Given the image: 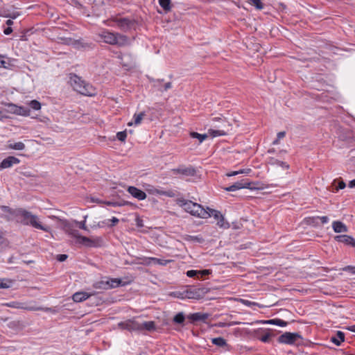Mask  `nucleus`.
I'll use <instances>...</instances> for the list:
<instances>
[{
	"label": "nucleus",
	"instance_id": "obj_1",
	"mask_svg": "<svg viewBox=\"0 0 355 355\" xmlns=\"http://www.w3.org/2000/svg\"><path fill=\"white\" fill-rule=\"evenodd\" d=\"M118 327L122 330L142 334H144L145 331L152 332L156 330V325L154 321L139 322L135 318L120 322L118 324Z\"/></svg>",
	"mask_w": 355,
	"mask_h": 355
},
{
	"label": "nucleus",
	"instance_id": "obj_2",
	"mask_svg": "<svg viewBox=\"0 0 355 355\" xmlns=\"http://www.w3.org/2000/svg\"><path fill=\"white\" fill-rule=\"evenodd\" d=\"M17 216L15 218L16 222L21 223L24 225H29L35 229L43 230L45 232H49L51 228L48 225H43L39 220V218L37 215L33 214L31 211H28L22 208H18Z\"/></svg>",
	"mask_w": 355,
	"mask_h": 355
},
{
	"label": "nucleus",
	"instance_id": "obj_3",
	"mask_svg": "<svg viewBox=\"0 0 355 355\" xmlns=\"http://www.w3.org/2000/svg\"><path fill=\"white\" fill-rule=\"evenodd\" d=\"M101 41L110 44L116 45L119 47L130 46L131 44L130 39L119 33H113L108 30H103L97 35Z\"/></svg>",
	"mask_w": 355,
	"mask_h": 355
},
{
	"label": "nucleus",
	"instance_id": "obj_4",
	"mask_svg": "<svg viewBox=\"0 0 355 355\" xmlns=\"http://www.w3.org/2000/svg\"><path fill=\"white\" fill-rule=\"evenodd\" d=\"M70 83L74 90L83 95L92 96L96 93L95 87L76 74H71Z\"/></svg>",
	"mask_w": 355,
	"mask_h": 355
},
{
	"label": "nucleus",
	"instance_id": "obj_5",
	"mask_svg": "<svg viewBox=\"0 0 355 355\" xmlns=\"http://www.w3.org/2000/svg\"><path fill=\"white\" fill-rule=\"evenodd\" d=\"M178 205L192 216L202 218H209L207 209L198 203L193 202L191 200L180 199L178 200Z\"/></svg>",
	"mask_w": 355,
	"mask_h": 355
},
{
	"label": "nucleus",
	"instance_id": "obj_6",
	"mask_svg": "<svg viewBox=\"0 0 355 355\" xmlns=\"http://www.w3.org/2000/svg\"><path fill=\"white\" fill-rule=\"evenodd\" d=\"M209 288L204 286H189L181 293L182 298L199 300L203 298L209 292Z\"/></svg>",
	"mask_w": 355,
	"mask_h": 355
},
{
	"label": "nucleus",
	"instance_id": "obj_7",
	"mask_svg": "<svg viewBox=\"0 0 355 355\" xmlns=\"http://www.w3.org/2000/svg\"><path fill=\"white\" fill-rule=\"evenodd\" d=\"M128 284V282H124L119 278L105 277L94 283L93 287L96 289L109 290L119 286H124Z\"/></svg>",
	"mask_w": 355,
	"mask_h": 355
},
{
	"label": "nucleus",
	"instance_id": "obj_8",
	"mask_svg": "<svg viewBox=\"0 0 355 355\" xmlns=\"http://www.w3.org/2000/svg\"><path fill=\"white\" fill-rule=\"evenodd\" d=\"M112 21L123 32H130L132 30H135L137 25L135 19L128 17H115L112 19Z\"/></svg>",
	"mask_w": 355,
	"mask_h": 355
},
{
	"label": "nucleus",
	"instance_id": "obj_9",
	"mask_svg": "<svg viewBox=\"0 0 355 355\" xmlns=\"http://www.w3.org/2000/svg\"><path fill=\"white\" fill-rule=\"evenodd\" d=\"M299 340H302V336L299 333L285 332L277 338V341L282 344L295 345Z\"/></svg>",
	"mask_w": 355,
	"mask_h": 355
},
{
	"label": "nucleus",
	"instance_id": "obj_10",
	"mask_svg": "<svg viewBox=\"0 0 355 355\" xmlns=\"http://www.w3.org/2000/svg\"><path fill=\"white\" fill-rule=\"evenodd\" d=\"M256 335H257V339L261 340L264 343H268L270 342V338L275 336L274 331L272 329H263L259 328L254 331Z\"/></svg>",
	"mask_w": 355,
	"mask_h": 355
},
{
	"label": "nucleus",
	"instance_id": "obj_11",
	"mask_svg": "<svg viewBox=\"0 0 355 355\" xmlns=\"http://www.w3.org/2000/svg\"><path fill=\"white\" fill-rule=\"evenodd\" d=\"M173 174H180L184 177H193L196 174V169L191 166H180L176 168L172 169Z\"/></svg>",
	"mask_w": 355,
	"mask_h": 355
},
{
	"label": "nucleus",
	"instance_id": "obj_12",
	"mask_svg": "<svg viewBox=\"0 0 355 355\" xmlns=\"http://www.w3.org/2000/svg\"><path fill=\"white\" fill-rule=\"evenodd\" d=\"M209 317L210 314L208 313L196 312L189 314L187 318L189 320L191 323L195 324L198 322L207 323V320Z\"/></svg>",
	"mask_w": 355,
	"mask_h": 355
},
{
	"label": "nucleus",
	"instance_id": "obj_13",
	"mask_svg": "<svg viewBox=\"0 0 355 355\" xmlns=\"http://www.w3.org/2000/svg\"><path fill=\"white\" fill-rule=\"evenodd\" d=\"M6 306L8 307H11L17 309H25L28 311H42L44 309L42 307H36V306H27L25 303L20 302H10L9 303H6Z\"/></svg>",
	"mask_w": 355,
	"mask_h": 355
},
{
	"label": "nucleus",
	"instance_id": "obj_14",
	"mask_svg": "<svg viewBox=\"0 0 355 355\" xmlns=\"http://www.w3.org/2000/svg\"><path fill=\"white\" fill-rule=\"evenodd\" d=\"M251 182L248 180H242L241 181L236 182L232 185L226 187L225 189L227 191H234L241 189L247 188L252 189Z\"/></svg>",
	"mask_w": 355,
	"mask_h": 355
},
{
	"label": "nucleus",
	"instance_id": "obj_15",
	"mask_svg": "<svg viewBox=\"0 0 355 355\" xmlns=\"http://www.w3.org/2000/svg\"><path fill=\"white\" fill-rule=\"evenodd\" d=\"M20 160L14 156H8L0 163V170L10 168L15 164H19Z\"/></svg>",
	"mask_w": 355,
	"mask_h": 355
},
{
	"label": "nucleus",
	"instance_id": "obj_16",
	"mask_svg": "<svg viewBox=\"0 0 355 355\" xmlns=\"http://www.w3.org/2000/svg\"><path fill=\"white\" fill-rule=\"evenodd\" d=\"M211 273L209 270H190L187 272V276L191 278H196L198 279H202L204 277L209 275Z\"/></svg>",
	"mask_w": 355,
	"mask_h": 355
},
{
	"label": "nucleus",
	"instance_id": "obj_17",
	"mask_svg": "<svg viewBox=\"0 0 355 355\" xmlns=\"http://www.w3.org/2000/svg\"><path fill=\"white\" fill-rule=\"evenodd\" d=\"M64 231L71 236L77 239L78 235L80 234L79 232L75 229L76 225L75 223H70L67 220H65L63 223Z\"/></svg>",
	"mask_w": 355,
	"mask_h": 355
},
{
	"label": "nucleus",
	"instance_id": "obj_18",
	"mask_svg": "<svg viewBox=\"0 0 355 355\" xmlns=\"http://www.w3.org/2000/svg\"><path fill=\"white\" fill-rule=\"evenodd\" d=\"M267 162L268 164L271 166H280L284 170H288L290 168V165L287 162L280 160L275 157H268Z\"/></svg>",
	"mask_w": 355,
	"mask_h": 355
},
{
	"label": "nucleus",
	"instance_id": "obj_19",
	"mask_svg": "<svg viewBox=\"0 0 355 355\" xmlns=\"http://www.w3.org/2000/svg\"><path fill=\"white\" fill-rule=\"evenodd\" d=\"M128 191L130 194H131V196L138 199L139 200H143L146 198V193L135 187L130 186L128 188Z\"/></svg>",
	"mask_w": 355,
	"mask_h": 355
},
{
	"label": "nucleus",
	"instance_id": "obj_20",
	"mask_svg": "<svg viewBox=\"0 0 355 355\" xmlns=\"http://www.w3.org/2000/svg\"><path fill=\"white\" fill-rule=\"evenodd\" d=\"M335 241L343 243L345 245H351L354 248H355V239L349 235L343 234V235H337L334 236Z\"/></svg>",
	"mask_w": 355,
	"mask_h": 355
},
{
	"label": "nucleus",
	"instance_id": "obj_21",
	"mask_svg": "<svg viewBox=\"0 0 355 355\" xmlns=\"http://www.w3.org/2000/svg\"><path fill=\"white\" fill-rule=\"evenodd\" d=\"M11 112L15 114L21 116H29L31 110L28 107L17 106L15 105H10Z\"/></svg>",
	"mask_w": 355,
	"mask_h": 355
},
{
	"label": "nucleus",
	"instance_id": "obj_22",
	"mask_svg": "<svg viewBox=\"0 0 355 355\" xmlns=\"http://www.w3.org/2000/svg\"><path fill=\"white\" fill-rule=\"evenodd\" d=\"M94 295V293L76 292L72 295V299L76 302H81Z\"/></svg>",
	"mask_w": 355,
	"mask_h": 355
},
{
	"label": "nucleus",
	"instance_id": "obj_23",
	"mask_svg": "<svg viewBox=\"0 0 355 355\" xmlns=\"http://www.w3.org/2000/svg\"><path fill=\"white\" fill-rule=\"evenodd\" d=\"M20 15H21L20 12L15 11L14 10H11L8 8H3L1 10V12H0V16L6 17V18L12 19H16L17 17H18Z\"/></svg>",
	"mask_w": 355,
	"mask_h": 355
},
{
	"label": "nucleus",
	"instance_id": "obj_24",
	"mask_svg": "<svg viewBox=\"0 0 355 355\" xmlns=\"http://www.w3.org/2000/svg\"><path fill=\"white\" fill-rule=\"evenodd\" d=\"M76 239H77V242L79 244H82L86 247L96 246V242L89 237L84 236L79 234Z\"/></svg>",
	"mask_w": 355,
	"mask_h": 355
},
{
	"label": "nucleus",
	"instance_id": "obj_25",
	"mask_svg": "<svg viewBox=\"0 0 355 355\" xmlns=\"http://www.w3.org/2000/svg\"><path fill=\"white\" fill-rule=\"evenodd\" d=\"M92 43L86 42L83 39L74 40L73 42V46L78 49H92Z\"/></svg>",
	"mask_w": 355,
	"mask_h": 355
},
{
	"label": "nucleus",
	"instance_id": "obj_26",
	"mask_svg": "<svg viewBox=\"0 0 355 355\" xmlns=\"http://www.w3.org/2000/svg\"><path fill=\"white\" fill-rule=\"evenodd\" d=\"M256 323H263V324H275L279 327H286L288 324L287 322L279 319V318H275L271 319L268 320H257L255 322Z\"/></svg>",
	"mask_w": 355,
	"mask_h": 355
},
{
	"label": "nucleus",
	"instance_id": "obj_27",
	"mask_svg": "<svg viewBox=\"0 0 355 355\" xmlns=\"http://www.w3.org/2000/svg\"><path fill=\"white\" fill-rule=\"evenodd\" d=\"M332 228L334 231L337 233H345L348 231L347 226L339 220H336L332 223Z\"/></svg>",
	"mask_w": 355,
	"mask_h": 355
},
{
	"label": "nucleus",
	"instance_id": "obj_28",
	"mask_svg": "<svg viewBox=\"0 0 355 355\" xmlns=\"http://www.w3.org/2000/svg\"><path fill=\"white\" fill-rule=\"evenodd\" d=\"M345 340V334L343 331H338L336 334L331 338V341L336 345H340L341 343Z\"/></svg>",
	"mask_w": 355,
	"mask_h": 355
},
{
	"label": "nucleus",
	"instance_id": "obj_29",
	"mask_svg": "<svg viewBox=\"0 0 355 355\" xmlns=\"http://www.w3.org/2000/svg\"><path fill=\"white\" fill-rule=\"evenodd\" d=\"M185 241L191 242V243H202L205 241V239L203 237L200 235H186L184 238Z\"/></svg>",
	"mask_w": 355,
	"mask_h": 355
},
{
	"label": "nucleus",
	"instance_id": "obj_30",
	"mask_svg": "<svg viewBox=\"0 0 355 355\" xmlns=\"http://www.w3.org/2000/svg\"><path fill=\"white\" fill-rule=\"evenodd\" d=\"M146 115L145 112H141L139 114H134V116H133V119H134V122L131 121V122H129L128 123V125L129 126H131L133 124L135 125H137L141 123L144 116Z\"/></svg>",
	"mask_w": 355,
	"mask_h": 355
},
{
	"label": "nucleus",
	"instance_id": "obj_31",
	"mask_svg": "<svg viewBox=\"0 0 355 355\" xmlns=\"http://www.w3.org/2000/svg\"><path fill=\"white\" fill-rule=\"evenodd\" d=\"M185 315L183 312H179L173 318V322L184 326Z\"/></svg>",
	"mask_w": 355,
	"mask_h": 355
},
{
	"label": "nucleus",
	"instance_id": "obj_32",
	"mask_svg": "<svg viewBox=\"0 0 355 355\" xmlns=\"http://www.w3.org/2000/svg\"><path fill=\"white\" fill-rule=\"evenodd\" d=\"M163 81V80L157 79L155 80L154 86L158 87V89L161 92H165L168 89H171L172 87V84L171 82L166 83L164 85L163 89L159 87V84Z\"/></svg>",
	"mask_w": 355,
	"mask_h": 355
},
{
	"label": "nucleus",
	"instance_id": "obj_33",
	"mask_svg": "<svg viewBox=\"0 0 355 355\" xmlns=\"http://www.w3.org/2000/svg\"><path fill=\"white\" fill-rule=\"evenodd\" d=\"M206 209L207 214H209V218L213 216L215 219L218 220L223 216L219 211L210 209L209 207H207Z\"/></svg>",
	"mask_w": 355,
	"mask_h": 355
},
{
	"label": "nucleus",
	"instance_id": "obj_34",
	"mask_svg": "<svg viewBox=\"0 0 355 355\" xmlns=\"http://www.w3.org/2000/svg\"><path fill=\"white\" fill-rule=\"evenodd\" d=\"M332 184L334 187H335V189L333 191L335 192L339 191L340 189H343L346 186L345 183L343 180H334Z\"/></svg>",
	"mask_w": 355,
	"mask_h": 355
},
{
	"label": "nucleus",
	"instance_id": "obj_35",
	"mask_svg": "<svg viewBox=\"0 0 355 355\" xmlns=\"http://www.w3.org/2000/svg\"><path fill=\"white\" fill-rule=\"evenodd\" d=\"M189 135L191 137L198 139L200 143L208 137L207 134H200L196 132H191Z\"/></svg>",
	"mask_w": 355,
	"mask_h": 355
},
{
	"label": "nucleus",
	"instance_id": "obj_36",
	"mask_svg": "<svg viewBox=\"0 0 355 355\" xmlns=\"http://www.w3.org/2000/svg\"><path fill=\"white\" fill-rule=\"evenodd\" d=\"M171 0H159L160 6L165 12H168L171 9Z\"/></svg>",
	"mask_w": 355,
	"mask_h": 355
},
{
	"label": "nucleus",
	"instance_id": "obj_37",
	"mask_svg": "<svg viewBox=\"0 0 355 355\" xmlns=\"http://www.w3.org/2000/svg\"><path fill=\"white\" fill-rule=\"evenodd\" d=\"M211 343L218 347H224L227 345L226 340L222 337L214 338L212 339Z\"/></svg>",
	"mask_w": 355,
	"mask_h": 355
},
{
	"label": "nucleus",
	"instance_id": "obj_38",
	"mask_svg": "<svg viewBox=\"0 0 355 355\" xmlns=\"http://www.w3.org/2000/svg\"><path fill=\"white\" fill-rule=\"evenodd\" d=\"M208 132L209 134L212 137H218V136H223V135H226V132L223 130H213V129H209L208 130Z\"/></svg>",
	"mask_w": 355,
	"mask_h": 355
},
{
	"label": "nucleus",
	"instance_id": "obj_39",
	"mask_svg": "<svg viewBox=\"0 0 355 355\" xmlns=\"http://www.w3.org/2000/svg\"><path fill=\"white\" fill-rule=\"evenodd\" d=\"M2 210L4 212H6V213L9 214L10 215H11L13 217V218L15 219L17 216L16 214L18 211V209H12L8 206H3Z\"/></svg>",
	"mask_w": 355,
	"mask_h": 355
},
{
	"label": "nucleus",
	"instance_id": "obj_40",
	"mask_svg": "<svg viewBox=\"0 0 355 355\" xmlns=\"http://www.w3.org/2000/svg\"><path fill=\"white\" fill-rule=\"evenodd\" d=\"M86 219H87V216H85L84 217L83 220H82V221L74 220L73 223H75L76 227H78V228H80L81 230L87 231L88 229H87V227L86 226Z\"/></svg>",
	"mask_w": 355,
	"mask_h": 355
},
{
	"label": "nucleus",
	"instance_id": "obj_41",
	"mask_svg": "<svg viewBox=\"0 0 355 355\" xmlns=\"http://www.w3.org/2000/svg\"><path fill=\"white\" fill-rule=\"evenodd\" d=\"M9 148L14 150H21L25 148V145L23 142L19 141L14 144H10Z\"/></svg>",
	"mask_w": 355,
	"mask_h": 355
},
{
	"label": "nucleus",
	"instance_id": "obj_42",
	"mask_svg": "<svg viewBox=\"0 0 355 355\" xmlns=\"http://www.w3.org/2000/svg\"><path fill=\"white\" fill-rule=\"evenodd\" d=\"M217 225L222 228L227 229L230 227V224L228 222L225 221V218L223 216H221L218 220H217Z\"/></svg>",
	"mask_w": 355,
	"mask_h": 355
},
{
	"label": "nucleus",
	"instance_id": "obj_43",
	"mask_svg": "<svg viewBox=\"0 0 355 355\" xmlns=\"http://www.w3.org/2000/svg\"><path fill=\"white\" fill-rule=\"evenodd\" d=\"M4 58V55H0V67L4 68V69H10L11 64H10L9 61H6L3 60L2 58Z\"/></svg>",
	"mask_w": 355,
	"mask_h": 355
},
{
	"label": "nucleus",
	"instance_id": "obj_44",
	"mask_svg": "<svg viewBox=\"0 0 355 355\" xmlns=\"http://www.w3.org/2000/svg\"><path fill=\"white\" fill-rule=\"evenodd\" d=\"M151 260L154 263H157L162 266H166L168 263L171 262V260H166L158 258H151Z\"/></svg>",
	"mask_w": 355,
	"mask_h": 355
},
{
	"label": "nucleus",
	"instance_id": "obj_45",
	"mask_svg": "<svg viewBox=\"0 0 355 355\" xmlns=\"http://www.w3.org/2000/svg\"><path fill=\"white\" fill-rule=\"evenodd\" d=\"M250 171V169H249V168L248 169H243V170L236 171H232V172L227 173V176L231 177V176H234V175H236L239 174L248 173Z\"/></svg>",
	"mask_w": 355,
	"mask_h": 355
},
{
	"label": "nucleus",
	"instance_id": "obj_46",
	"mask_svg": "<svg viewBox=\"0 0 355 355\" xmlns=\"http://www.w3.org/2000/svg\"><path fill=\"white\" fill-rule=\"evenodd\" d=\"M29 105L34 110H38L41 108L40 103L36 100L31 101Z\"/></svg>",
	"mask_w": 355,
	"mask_h": 355
},
{
	"label": "nucleus",
	"instance_id": "obj_47",
	"mask_svg": "<svg viewBox=\"0 0 355 355\" xmlns=\"http://www.w3.org/2000/svg\"><path fill=\"white\" fill-rule=\"evenodd\" d=\"M253 4L257 9L261 10L263 8V4L261 2V0H248Z\"/></svg>",
	"mask_w": 355,
	"mask_h": 355
},
{
	"label": "nucleus",
	"instance_id": "obj_48",
	"mask_svg": "<svg viewBox=\"0 0 355 355\" xmlns=\"http://www.w3.org/2000/svg\"><path fill=\"white\" fill-rule=\"evenodd\" d=\"M126 137H127L126 130L119 132L116 134V138L121 141H124L125 140Z\"/></svg>",
	"mask_w": 355,
	"mask_h": 355
},
{
	"label": "nucleus",
	"instance_id": "obj_49",
	"mask_svg": "<svg viewBox=\"0 0 355 355\" xmlns=\"http://www.w3.org/2000/svg\"><path fill=\"white\" fill-rule=\"evenodd\" d=\"M307 223L309 225L316 226L319 224V220L317 216L310 217L307 218Z\"/></svg>",
	"mask_w": 355,
	"mask_h": 355
},
{
	"label": "nucleus",
	"instance_id": "obj_50",
	"mask_svg": "<svg viewBox=\"0 0 355 355\" xmlns=\"http://www.w3.org/2000/svg\"><path fill=\"white\" fill-rule=\"evenodd\" d=\"M98 203H103L107 206H112V207H118L119 205L118 204V201H101V200H96Z\"/></svg>",
	"mask_w": 355,
	"mask_h": 355
},
{
	"label": "nucleus",
	"instance_id": "obj_51",
	"mask_svg": "<svg viewBox=\"0 0 355 355\" xmlns=\"http://www.w3.org/2000/svg\"><path fill=\"white\" fill-rule=\"evenodd\" d=\"M177 194L178 191L176 190L169 189L165 191L164 196L173 198L175 197Z\"/></svg>",
	"mask_w": 355,
	"mask_h": 355
},
{
	"label": "nucleus",
	"instance_id": "obj_52",
	"mask_svg": "<svg viewBox=\"0 0 355 355\" xmlns=\"http://www.w3.org/2000/svg\"><path fill=\"white\" fill-rule=\"evenodd\" d=\"M10 286V282L0 279V288H8Z\"/></svg>",
	"mask_w": 355,
	"mask_h": 355
},
{
	"label": "nucleus",
	"instance_id": "obj_53",
	"mask_svg": "<svg viewBox=\"0 0 355 355\" xmlns=\"http://www.w3.org/2000/svg\"><path fill=\"white\" fill-rule=\"evenodd\" d=\"M241 302H242L243 304H244L245 306H250V307L253 306V305H257V304L256 302H251V301H249L248 300L241 299Z\"/></svg>",
	"mask_w": 355,
	"mask_h": 355
},
{
	"label": "nucleus",
	"instance_id": "obj_54",
	"mask_svg": "<svg viewBox=\"0 0 355 355\" xmlns=\"http://www.w3.org/2000/svg\"><path fill=\"white\" fill-rule=\"evenodd\" d=\"M344 271L349 272L352 274L355 275V266H347L343 268Z\"/></svg>",
	"mask_w": 355,
	"mask_h": 355
},
{
	"label": "nucleus",
	"instance_id": "obj_55",
	"mask_svg": "<svg viewBox=\"0 0 355 355\" xmlns=\"http://www.w3.org/2000/svg\"><path fill=\"white\" fill-rule=\"evenodd\" d=\"M318 220L320 221V223L324 224L329 222V218L326 216H317Z\"/></svg>",
	"mask_w": 355,
	"mask_h": 355
},
{
	"label": "nucleus",
	"instance_id": "obj_56",
	"mask_svg": "<svg viewBox=\"0 0 355 355\" xmlns=\"http://www.w3.org/2000/svg\"><path fill=\"white\" fill-rule=\"evenodd\" d=\"M110 220L112 222L111 224H107L108 227H110L115 226L119 221V219L116 217H112Z\"/></svg>",
	"mask_w": 355,
	"mask_h": 355
},
{
	"label": "nucleus",
	"instance_id": "obj_57",
	"mask_svg": "<svg viewBox=\"0 0 355 355\" xmlns=\"http://www.w3.org/2000/svg\"><path fill=\"white\" fill-rule=\"evenodd\" d=\"M68 256L65 254H58L57 260L59 261H64L67 259Z\"/></svg>",
	"mask_w": 355,
	"mask_h": 355
},
{
	"label": "nucleus",
	"instance_id": "obj_58",
	"mask_svg": "<svg viewBox=\"0 0 355 355\" xmlns=\"http://www.w3.org/2000/svg\"><path fill=\"white\" fill-rule=\"evenodd\" d=\"M118 204L119 205H118V207H122V206H125V205H133V204L132 202L125 201V200L118 201Z\"/></svg>",
	"mask_w": 355,
	"mask_h": 355
},
{
	"label": "nucleus",
	"instance_id": "obj_59",
	"mask_svg": "<svg viewBox=\"0 0 355 355\" xmlns=\"http://www.w3.org/2000/svg\"><path fill=\"white\" fill-rule=\"evenodd\" d=\"M63 40V43L68 45H73V40L71 38H63L62 39Z\"/></svg>",
	"mask_w": 355,
	"mask_h": 355
},
{
	"label": "nucleus",
	"instance_id": "obj_60",
	"mask_svg": "<svg viewBox=\"0 0 355 355\" xmlns=\"http://www.w3.org/2000/svg\"><path fill=\"white\" fill-rule=\"evenodd\" d=\"M5 35H8L12 33V28L11 27H7L3 30Z\"/></svg>",
	"mask_w": 355,
	"mask_h": 355
},
{
	"label": "nucleus",
	"instance_id": "obj_61",
	"mask_svg": "<svg viewBox=\"0 0 355 355\" xmlns=\"http://www.w3.org/2000/svg\"><path fill=\"white\" fill-rule=\"evenodd\" d=\"M286 132L284 131L278 132L277 135V140H280L281 139L284 138Z\"/></svg>",
	"mask_w": 355,
	"mask_h": 355
},
{
	"label": "nucleus",
	"instance_id": "obj_62",
	"mask_svg": "<svg viewBox=\"0 0 355 355\" xmlns=\"http://www.w3.org/2000/svg\"><path fill=\"white\" fill-rule=\"evenodd\" d=\"M165 191L166 190H163V189H155V193L160 195V196H164Z\"/></svg>",
	"mask_w": 355,
	"mask_h": 355
},
{
	"label": "nucleus",
	"instance_id": "obj_63",
	"mask_svg": "<svg viewBox=\"0 0 355 355\" xmlns=\"http://www.w3.org/2000/svg\"><path fill=\"white\" fill-rule=\"evenodd\" d=\"M5 241V238L2 232L0 231V245H2Z\"/></svg>",
	"mask_w": 355,
	"mask_h": 355
},
{
	"label": "nucleus",
	"instance_id": "obj_64",
	"mask_svg": "<svg viewBox=\"0 0 355 355\" xmlns=\"http://www.w3.org/2000/svg\"><path fill=\"white\" fill-rule=\"evenodd\" d=\"M349 187L350 188H354L355 187V179L354 180H352L349 182Z\"/></svg>",
	"mask_w": 355,
	"mask_h": 355
}]
</instances>
